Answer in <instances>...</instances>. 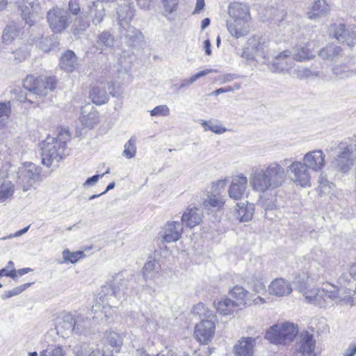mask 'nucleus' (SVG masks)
<instances>
[{"instance_id":"1","label":"nucleus","mask_w":356,"mask_h":356,"mask_svg":"<svg viewBox=\"0 0 356 356\" xmlns=\"http://www.w3.org/2000/svg\"><path fill=\"white\" fill-rule=\"evenodd\" d=\"M286 179V170L277 161L252 167L249 177L250 186L259 193L280 188Z\"/></svg>"},{"instance_id":"2","label":"nucleus","mask_w":356,"mask_h":356,"mask_svg":"<svg viewBox=\"0 0 356 356\" xmlns=\"http://www.w3.org/2000/svg\"><path fill=\"white\" fill-rule=\"evenodd\" d=\"M311 262L307 269V272L303 273L302 282L309 280L312 281H318L321 278H325L330 275L334 268V258L329 256L325 252L321 250H314L310 254Z\"/></svg>"},{"instance_id":"3","label":"nucleus","mask_w":356,"mask_h":356,"mask_svg":"<svg viewBox=\"0 0 356 356\" xmlns=\"http://www.w3.org/2000/svg\"><path fill=\"white\" fill-rule=\"evenodd\" d=\"M70 138V133L65 130L59 132L56 138L47 136L41 143L42 164L49 167L54 161L58 162L62 159L66 142Z\"/></svg>"},{"instance_id":"4","label":"nucleus","mask_w":356,"mask_h":356,"mask_svg":"<svg viewBox=\"0 0 356 356\" xmlns=\"http://www.w3.org/2000/svg\"><path fill=\"white\" fill-rule=\"evenodd\" d=\"M336 301L341 305H353V300L350 295H342L341 289L330 283L325 284L323 287L319 289L314 298L313 305L320 307L326 308Z\"/></svg>"},{"instance_id":"5","label":"nucleus","mask_w":356,"mask_h":356,"mask_svg":"<svg viewBox=\"0 0 356 356\" xmlns=\"http://www.w3.org/2000/svg\"><path fill=\"white\" fill-rule=\"evenodd\" d=\"M298 332V327L293 323H277L268 328L265 339L275 345L286 344L291 342Z\"/></svg>"},{"instance_id":"6","label":"nucleus","mask_w":356,"mask_h":356,"mask_svg":"<svg viewBox=\"0 0 356 356\" xmlns=\"http://www.w3.org/2000/svg\"><path fill=\"white\" fill-rule=\"evenodd\" d=\"M56 80L54 77H38L32 75L27 76L24 80V88L29 91L30 94L35 95L38 97H44L49 91H51L55 88Z\"/></svg>"},{"instance_id":"7","label":"nucleus","mask_w":356,"mask_h":356,"mask_svg":"<svg viewBox=\"0 0 356 356\" xmlns=\"http://www.w3.org/2000/svg\"><path fill=\"white\" fill-rule=\"evenodd\" d=\"M248 49L254 52L261 63H266L269 58L273 55V43L263 35H253L248 39Z\"/></svg>"},{"instance_id":"8","label":"nucleus","mask_w":356,"mask_h":356,"mask_svg":"<svg viewBox=\"0 0 356 356\" xmlns=\"http://www.w3.org/2000/svg\"><path fill=\"white\" fill-rule=\"evenodd\" d=\"M338 149L339 153L332 163L338 170L346 172L351 168L356 159V144L346 145L341 143Z\"/></svg>"},{"instance_id":"9","label":"nucleus","mask_w":356,"mask_h":356,"mask_svg":"<svg viewBox=\"0 0 356 356\" xmlns=\"http://www.w3.org/2000/svg\"><path fill=\"white\" fill-rule=\"evenodd\" d=\"M17 181L24 191L29 190L40 179V168L32 163L24 164L19 168Z\"/></svg>"},{"instance_id":"10","label":"nucleus","mask_w":356,"mask_h":356,"mask_svg":"<svg viewBox=\"0 0 356 356\" xmlns=\"http://www.w3.org/2000/svg\"><path fill=\"white\" fill-rule=\"evenodd\" d=\"M64 325L67 330L80 335H87L90 332L92 325L91 320L82 314L74 316L72 314H66L63 317Z\"/></svg>"},{"instance_id":"11","label":"nucleus","mask_w":356,"mask_h":356,"mask_svg":"<svg viewBox=\"0 0 356 356\" xmlns=\"http://www.w3.org/2000/svg\"><path fill=\"white\" fill-rule=\"evenodd\" d=\"M134 10L129 6H123L118 11V24L122 36L132 38L140 35L141 33L130 25L134 17Z\"/></svg>"},{"instance_id":"12","label":"nucleus","mask_w":356,"mask_h":356,"mask_svg":"<svg viewBox=\"0 0 356 356\" xmlns=\"http://www.w3.org/2000/svg\"><path fill=\"white\" fill-rule=\"evenodd\" d=\"M49 26L55 33H60L69 26L70 15L64 9L58 7L49 10L47 15Z\"/></svg>"},{"instance_id":"13","label":"nucleus","mask_w":356,"mask_h":356,"mask_svg":"<svg viewBox=\"0 0 356 356\" xmlns=\"http://www.w3.org/2000/svg\"><path fill=\"white\" fill-rule=\"evenodd\" d=\"M292 51L285 49L274 56L273 61L269 64V68L273 72H289L295 65Z\"/></svg>"},{"instance_id":"14","label":"nucleus","mask_w":356,"mask_h":356,"mask_svg":"<svg viewBox=\"0 0 356 356\" xmlns=\"http://www.w3.org/2000/svg\"><path fill=\"white\" fill-rule=\"evenodd\" d=\"M309 170L300 161H293L287 167V170L291 175V180L302 187L310 186L311 185V175Z\"/></svg>"},{"instance_id":"15","label":"nucleus","mask_w":356,"mask_h":356,"mask_svg":"<svg viewBox=\"0 0 356 356\" xmlns=\"http://www.w3.org/2000/svg\"><path fill=\"white\" fill-rule=\"evenodd\" d=\"M216 324L212 320H202L195 327V337L198 342L208 344L213 339Z\"/></svg>"},{"instance_id":"16","label":"nucleus","mask_w":356,"mask_h":356,"mask_svg":"<svg viewBox=\"0 0 356 356\" xmlns=\"http://www.w3.org/2000/svg\"><path fill=\"white\" fill-rule=\"evenodd\" d=\"M298 339L293 356H316L314 353L315 341L313 334L306 331L300 334Z\"/></svg>"},{"instance_id":"17","label":"nucleus","mask_w":356,"mask_h":356,"mask_svg":"<svg viewBox=\"0 0 356 356\" xmlns=\"http://www.w3.org/2000/svg\"><path fill=\"white\" fill-rule=\"evenodd\" d=\"M302 163L308 169L318 172L325 166V155L321 149L310 151L305 154Z\"/></svg>"},{"instance_id":"18","label":"nucleus","mask_w":356,"mask_h":356,"mask_svg":"<svg viewBox=\"0 0 356 356\" xmlns=\"http://www.w3.org/2000/svg\"><path fill=\"white\" fill-rule=\"evenodd\" d=\"M257 338L243 337L233 347L234 356H254Z\"/></svg>"},{"instance_id":"19","label":"nucleus","mask_w":356,"mask_h":356,"mask_svg":"<svg viewBox=\"0 0 356 356\" xmlns=\"http://www.w3.org/2000/svg\"><path fill=\"white\" fill-rule=\"evenodd\" d=\"M248 186V179L243 174L232 177V183L229 187V197L236 200H241L245 195Z\"/></svg>"},{"instance_id":"20","label":"nucleus","mask_w":356,"mask_h":356,"mask_svg":"<svg viewBox=\"0 0 356 356\" xmlns=\"http://www.w3.org/2000/svg\"><path fill=\"white\" fill-rule=\"evenodd\" d=\"M183 232L182 223L179 221L168 222L163 228L162 238L165 243L177 241Z\"/></svg>"},{"instance_id":"21","label":"nucleus","mask_w":356,"mask_h":356,"mask_svg":"<svg viewBox=\"0 0 356 356\" xmlns=\"http://www.w3.org/2000/svg\"><path fill=\"white\" fill-rule=\"evenodd\" d=\"M292 291L291 283L283 278L273 280L268 286V293L279 298L290 295Z\"/></svg>"},{"instance_id":"22","label":"nucleus","mask_w":356,"mask_h":356,"mask_svg":"<svg viewBox=\"0 0 356 356\" xmlns=\"http://www.w3.org/2000/svg\"><path fill=\"white\" fill-rule=\"evenodd\" d=\"M89 97L95 104L101 105L106 103L109 99L106 83L103 81H97L92 85Z\"/></svg>"},{"instance_id":"23","label":"nucleus","mask_w":356,"mask_h":356,"mask_svg":"<svg viewBox=\"0 0 356 356\" xmlns=\"http://www.w3.org/2000/svg\"><path fill=\"white\" fill-rule=\"evenodd\" d=\"M80 121L86 127H93L98 123V112L92 104L88 103L81 108Z\"/></svg>"},{"instance_id":"24","label":"nucleus","mask_w":356,"mask_h":356,"mask_svg":"<svg viewBox=\"0 0 356 356\" xmlns=\"http://www.w3.org/2000/svg\"><path fill=\"white\" fill-rule=\"evenodd\" d=\"M202 217L203 213L200 208L188 207L181 216V222L186 227L193 228L200 223Z\"/></svg>"},{"instance_id":"25","label":"nucleus","mask_w":356,"mask_h":356,"mask_svg":"<svg viewBox=\"0 0 356 356\" xmlns=\"http://www.w3.org/2000/svg\"><path fill=\"white\" fill-rule=\"evenodd\" d=\"M225 204L222 197L216 194L208 195L201 203L203 210L207 213L220 210Z\"/></svg>"},{"instance_id":"26","label":"nucleus","mask_w":356,"mask_h":356,"mask_svg":"<svg viewBox=\"0 0 356 356\" xmlns=\"http://www.w3.org/2000/svg\"><path fill=\"white\" fill-rule=\"evenodd\" d=\"M229 295L233 299H234L233 302L237 307L245 306L246 305H251L250 299L249 298L250 293L242 286H234L230 291Z\"/></svg>"},{"instance_id":"27","label":"nucleus","mask_w":356,"mask_h":356,"mask_svg":"<svg viewBox=\"0 0 356 356\" xmlns=\"http://www.w3.org/2000/svg\"><path fill=\"white\" fill-rule=\"evenodd\" d=\"M227 26L229 32L236 38L243 37L248 33L247 22L241 19H232V21L227 22Z\"/></svg>"},{"instance_id":"28","label":"nucleus","mask_w":356,"mask_h":356,"mask_svg":"<svg viewBox=\"0 0 356 356\" xmlns=\"http://www.w3.org/2000/svg\"><path fill=\"white\" fill-rule=\"evenodd\" d=\"M21 33L22 28L19 25L13 22L8 23L5 27L2 35L3 43L7 44H10L15 40L19 38Z\"/></svg>"},{"instance_id":"29","label":"nucleus","mask_w":356,"mask_h":356,"mask_svg":"<svg viewBox=\"0 0 356 356\" xmlns=\"http://www.w3.org/2000/svg\"><path fill=\"white\" fill-rule=\"evenodd\" d=\"M228 13L232 19L247 22L249 8L245 4L235 2L229 6Z\"/></svg>"},{"instance_id":"30","label":"nucleus","mask_w":356,"mask_h":356,"mask_svg":"<svg viewBox=\"0 0 356 356\" xmlns=\"http://www.w3.org/2000/svg\"><path fill=\"white\" fill-rule=\"evenodd\" d=\"M330 11V7L325 0H317L307 13L309 19H316L327 15Z\"/></svg>"},{"instance_id":"31","label":"nucleus","mask_w":356,"mask_h":356,"mask_svg":"<svg viewBox=\"0 0 356 356\" xmlns=\"http://www.w3.org/2000/svg\"><path fill=\"white\" fill-rule=\"evenodd\" d=\"M77 65L76 56L72 51L67 50L62 55L59 63L62 70L67 72H72Z\"/></svg>"},{"instance_id":"32","label":"nucleus","mask_w":356,"mask_h":356,"mask_svg":"<svg viewBox=\"0 0 356 356\" xmlns=\"http://www.w3.org/2000/svg\"><path fill=\"white\" fill-rule=\"evenodd\" d=\"M236 217L242 222H248L252 218L254 206L252 203L240 202L237 204Z\"/></svg>"},{"instance_id":"33","label":"nucleus","mask_w":356,"mask_h":356,"mask_svg":"<svg viewBox=\"0 0 356 356\" xmlns=\"http://www.w3.org/2000/svg\"><path fill=\"white\" fill-rule=\"evenodd\" d=\"M266 16L267 20L273 21L274 24H277L279 26H284L285 29L286 26H290L289 24L284 23L285 18L287 17V14L284 10H280L275 8H270L266 10Z\"/></svg>"},{"instance_id":"34","label":"nucleus","mask_w":356,"mask_h":356,"mask_svg":"<svg viewBox=\"0 0 356 356\" xmlns=\"http://www.w3.org/2000/svg\"><path fill=\"white\" fill-rule=\"evenodd\" d=\"M291 51H292L291 56H293V59L298 62L310 60L314 57L307 44L296 45Z\"/></svg>"},{"instance_id":"35","label":"nucleus","mask_w":356,"mask_h":356,"mask_svg":"<svg viewBox=\"0 0 356 356\" xmlns=\"http://www.w3.org/2000/svg\"><path fill=\"white\" fill-rule=\"evenodd\" d=\"M89 9L93 24L95 26L99 24L106 15L105 8L102 2L93 1L92 4L89 6Z\"/></svg>"},{"instance_id":"36","label":"nucleus","mask_w":356,"mask_h":356,"mask_svg":"<svg viewBox=\"0 0 356 356\" xmlns=\"http://www.w3.org/2000/svg\"><path fill=\"white\" fill-rule=\"evenodd\" d=\"M114 36L108 31H104L99 34L95 45L97 49L102 51L106 49L112 48L114 46Z\"/></svg>"},{"instance_id":"37","label":"nucleus","mask_w":356,"mask_h":356,"mask_svg":"<svg viewBox=\"0 0 356 356\" xmlns=\"http://www.w3.org/2000/svg\"><path fill=\"white\" fill-rule=\"evenodd\" d=\"M218 312L222 315H229L237 309V307L232 300L225 298L214 302Z\"/></svg>"},{"instance_id":"38","label":"nucleus","mask_w":356,"mask_h":356,"mask_svg":"<svg viewBox=\"0 0 356 356\" xmlns=\"http://www.w3.org/2000/svg\"><path fill=\"white\" fill-rule=\"evenodd\" d=\"M120 282H113L109 285L104 286L103 292L106 296L113 297L120 300L124 296L125 290L119 286Z\"/></svg>"},{"instance_id":"39","label":"nucleus","mask_w":356,"mask_h":356,"mask_svg":"<svg viewBox=\"0 0 356 356\" xmlns=\"http://www.w3.org/2000/svg\"><path fill=\"white\" fill-rule=\"evenodd\" d=\"M341 51L340 47L330 44L318 51V56L324 60H334Z\"/></svg>"},{"instance_id":"40","label":"nucleus","mask_w":356,"mask_h":356,"mask_svg":"<svg viewBox=\"0 0 356 356\" xmlns=\"http://www.w3.org/2000/svg\"><path fill=\"white\" fill-rule=\"evenodd\" d=\"M15 191V186L10 181H5L0 184V203L10 200Z\"/></svg>"},{"instance_id":"41","label":"nucleus","mask_w":356,"mask_h":356,"mask_svg":"<svg viewBox=\"0 0 356 356\" xmlns=\"http://www.w3.org/2000/svg\"><path fill=\"white\" fill-rule=\"evenodd\" d=\"M275 200V197H272L270 200H261L262 207L265 211V217L269 220H273L276 216L275 213L277 208Z\"/></svg>"},{"instance_id":"42","label":"nucleus","mask_w":356,"mask_h":356,"mask_svg":"<svg viewBox=\"0 0 356 356\" xmlns=\"http://www.w3.org/2000/svg\"><path fill=\"white\" fill-rule=\"evenodd\" d=\"M121 345L122 340L119 334L115 332H110L106 336L104 347H106V350H110L108 346H111L115 349V353H118L120 351V347Z\"/></svg>"},{"instance_id":"43","label":"nucleus","mask_w":356,"mask_h":356,"mask_svg":"<svg viewBox=\"0 0 356 356\" xmlns=\"http://www.w3.org/2000/svg\"><path fill=\"white\" fill-rule=\"evenodd\" d=\"M200 123L204 127V131L209 130L216 134H222L227 131L220 123L215 124L211 120H200Z\"/></svg>"},{"instance_id":"44","label":"nucleus","mask_w":356,"mask_h":356,"mask_svg":"<svg viewBox=\"0 0 356 356\" xmlns=\"http://www.w3.org/2000/svg\"><path fill=\"white\" fill-rule=\"evenodd\" d=\"M213 72L211 69H207L199 72L198 73L193 75L189 79H184L181 81L180 86L178 87L179 89L186 88L190 85H192L198 79L206 76L207 74Z\"/></svg>"},{"instance_id":"45","label":"nucleus","mask_w":356,"mask_h":356,"mask_svg":"<svg viewBox=\"0 0 356 356\" xmlns=\"http://www.w3.org/2000/svg\"><path fill=\"white\" fill-rule=\"evenodd\" d=\"M136 136H131L127 143L124 145V149L123 151V156L127 159H132L136 156Z\"/></svg>"},{"instance_id":"46","label":"nucleus","mask_w":356,"mask_h":356,"mask_svg":"<svg viewBox=\"0 0 356 356\" xmlns=\"http://www.w3.org/2000/svg\"><path fill=\"white\" fill-rule=\"evenodd\" d=\"M84 254L82 251L70 252L68 249L63 251V261L61 264L69 261L72 264L76 263L79 259L83 257Z\"/></svg>"},{"instance_id":"47","label":"nucleus","mask_w":356,"mask_h":356,"mask_svg":"<svg viewBox=\"0 0 356 356\" xmlns=\"http://www.w3.org/2000/svg\"><path fill=\"white\" fill-rule=\"evenodd\" d=\"M89 26L87 22H85L80 17H76L72 25V32L74 35H79L81 31H84Z\"/></svg>"},{"instance_id":"48","label":"nucleus","mask_w":356,"mask_h":356,"mask_svg":"<svg viewBox=\"0 0 356 356\" xmlns=\"http://www.w3.org/2000/svg\"><path fill=\"white\" fill-rule=\"evenodd\" d=\"M31 285L30 283H26L23 285L17 286L11 290H9L8 291H6L2 295V298H9L13 296H17L22 293L24 290H26L29 286Z\"/></svg>"},{"instance_id":"49","label":"nucleus","mask_w":356,"mask_h":356,"mask_svg":"<svg viewBox=\"0 0 356 356\" xmlns=\"http://www.w3.org/2000/svg\"><path fill=\"white\" fill-rule=\"evenodd\" d=\"M293 73L299 79H305L316 75V73L312 71L310 69L300 66H298L294 70Z\"/></svg>"},{"instance_id":"50","label":"nucleus","mask_w":356,"mask_h":356,"mask_svg":"<svg viewBox=\"0 0 356 356\" xmlns=\"http://www.w3.org/2000/svg\"><path fill=\"white\" fill-rule=\"evenodd\" d=\"M91 348L88 344H79L74 347L73 353L75 356H88L91 352Z\"/></svg>"},{"instance_id":"51","label":"nucleus","mask_w":356,"mask_h":356,"mask_svg":"<svg viewBox=\"0 0 356 356\" xmlns=\"http://www.w3.org/2000/svg\"><path fill=\"white\" fill-rule=\"evenodd\" d=\"M38 47L44 52L49 51L55 44L53 43L51 38H42L38 44Z\"/></svg>"},{"instance_id":"52","label":"nucleus","mask_w":356,"mask_h":356,"mask_svg":"<svg viewBox=\"0 0 356 356\" xmlns=\"http://www.w3.org/2000/svg\"><path fill=\"white\" fill-rule=\"evenodd\" d=\"M152 116H168L170 115V109L167 105H160L156 106L150 111Z\"/></svg>"},{"instance_id":"53","label":"nucleus","mask_w":356,"mask_h":356,"mask_svg":"<svg viewBox=\"0 0 356 356\" xmlns=\"http://www.w3.org/2000/svg\"><path fill=\"white\" fill-rule=\"evenodd\" d=\"M193 312L200 316L209 317L211 315V312L207 309L204 304L201 302L194 306Z\"/></svg>"},{"instance_id":"54","label":"nucleus","mask_w":356,"mask_h":356,"mask_svg":"<svg viewBox=\"0 0 356 356\" xmlns=\"http://www.w3.org/2000/svg\"><path fill=\"white\" fill-rule=\"evenodd\" d=\"M156 261L154 260H149L147 261L143 267V274L146 279L152 278V275L151 274L155 269Z\"/></svg>"},{"instance_id":"55","label":"nucleus","mask_w":356,"mask_h":356,"mask_svg":"<svg viewBox=\"0 0 356 356\" xmlns=\"http://www.w3.org/2000/svg\"><path fill=\"white\" fill-rule=\"evenodd\" d=\"M165 12L170 14L177 10L178 0H161Z\"/></svg>"},{"instance_id":"56","label":"nucleus","mask_w":356,"mask_h":356,"mask_svg":"<svg viewBox=\"0 0 356 356\" xmlns=\"http://www.w3.org/2000/svg\"><path fill=\"white\" fill-rule=\"evenodd\" d=\"M15 63L24 60L29 55L26 50L19 49L12 53Z\"/></svg>"},{"instance_id":"57","label":"nucleus","mask_w":356,"mask_h":356,"mask_svg":"<svg viewBox=\"0 0 356 356\" xmlns=\"http://www.w3.org/2000/svg\"><path fill=\"white\" fill-rule=\"evenodd\" d=\"M227 185L225 179H220L213 184L211 193L220 195V193L223 191Z\"/></svg>"},{"instance_id":"58","label":"nucleus","mask_w":356,"mask_h":356,"mask_svg":"<svg viewBox=\"0 0 356 356\" xmlns=\"http://www.w3.org/2000/svg\"><path fill=\"white\" fill-rule=\"evenodd\" d=\"M319 289H307L304 292V297L305 300L307 301V302L310 304H313L314 301V298L316 296L317 292L318 291Z\"/></svg>"},{"instance_id":"59","label":"nucleus","mask_w":356,"mask_h":356,"mask_svg":"<svg viewBox=\"0 0 356 356\" xmlns=\"http://www.w3.org/2000/svg\"><path fill=\"white\" fill-rule=\"evenodd\" d=\"M353 71L354 70H350L348 67H345L343 70H341L339 67L333 69L334 73L341 79L349 76Z\"/></svg>"},{"instance_id":"60","label":"nucleus","mask_w":356,"mask_h":356,"mask_svg":"<svg viewBox=\"0 0 356 356\" xmlns=\"http://www.w3.org/2000/svg\"><path fill=\"white\" fill-rule=\"evenodd\" d=\"M106 347H104L102 349V353H100L98 349L93 350L91 348V352L88 353V356H114V349L113 350H106Z\"/></svg>"},{"instance_id":"61","label":"nucleus","mask_w":356,"mask_h":356,"mask_svg":"<svg viewBox=\"0 0 356 356\" xmlns=\"http://www.w3.org/2000/svg\"><path fill=\"white\" fill-rule=\"evenodd\" d=\"M11 113L10 102H1L0 103V118L3 116H9Z\"/></svg>"},{"instance_id":"62","label":"nucleus","mask_w":356,"mask_h":356,"mask_svg":"<svg viewBox=\"0 0 356 356\" xmlns=\"http://www.w3.org/2000/svg\"><path fill=\"white\" fill-rule=\"evenodd\" d=\"M241 56L243 58H245L248 62L252 60L260 61L256 56V55L254 54V52L251 51L250 49H248V47H247V49H243Z\"/></svg>"},{"instance_id":"63","label":"nucleus","mask_w":356,"mask_h":356,"mask_svg":"<svg viewBox=\"0 0 356 356\" xmlns=\"http://www.w3.org/2000/svg\"><path fill=\"white\" fill-rule=\"evenodd\" d=\"M113 282H120L119 286L121 288H124L125 291L127 289L129 279L122 273L121 275H117Z\"/></svg>"},{"instance_id":"64","label":"nucleus","mask_w":356,"mask_h":356,"mask_svg":"<svg viewBox=\"0 0 356 356\" xmlns=\"http://www.w3.org/2000/svg\"><path fill=\"white\" fill-rule=\"evenodd\" d=\"M49 356H65V351L60 346H54L49 353Z\"/></svg>"}]
</instances>
